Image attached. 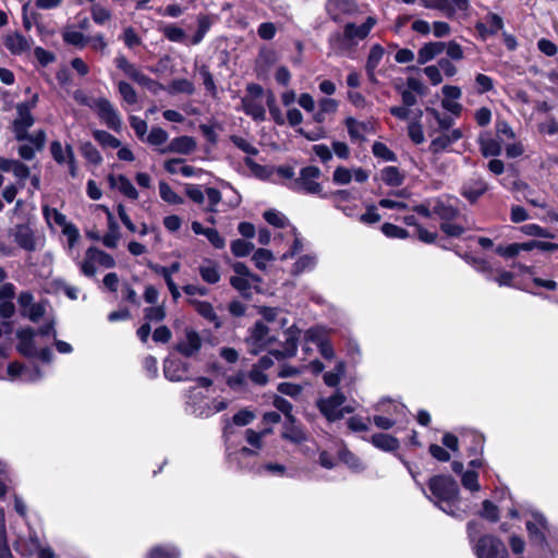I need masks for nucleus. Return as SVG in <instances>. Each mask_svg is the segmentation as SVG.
Listing matches in <instances>:
<instances>
[{
    "label": "nucleus",
    "instance_id": "nucleus-28",
    "mask_svg": "<svg viewBox=\"0 0 558 558\" xmlns=\"http://www.w3.org/2000/svg\"><path fill=\"white\" fill-rule=\"evenodd\" d=\"M339 108V102L333 98H322L318 101V110L313 114L316 123H324L327 114H333Z\"/></svg>",
    "mask_w": 558,
    "mask_h": 558
},
{
    "label": "nucleus",
    "instance_id": "nucleus-34",
    "mask_svg": "<svg viewBox=\"0 0 558 558\" xmlns=\"http://www.w3.org/2000/svg\"><path fill=\"white\" fill-rule=\"evenodd\" d=\"M371 442L384 451H395L399 448V440L396 437L383 433L373 435Z\"/></svg>",
    "mask_w": 558,
    "mask_h": 558
},
{
    "label": "nucleus",
    "instance_id": "nucleus-2",
    "mask_svg": "<svg viewBox=\"0 0 558 558\" xmlns=\"http://www.w3.org/2000/svg\"><path fill=\"white\" fill-rule=\"evenodd\" d=\"M377 24V19L367 16L364 23H347L342 32L332 33L328 38L330 50L336 54H344L364 40Z\"/></svg>",
    "mask_w": 558,
    "mask_h": 558
},
{
    "label": "nucleus",
    "instance_id": "nucleus-19",
    "mask_svg": "<svg viewBox=\"0 0 558 558\" xmlns=\"http://www.w3.org/2000/svg\"><path fill=\"white\" fill-rule=\"evenodd\" d=\"M4 46L12 54H22L31 50L32 39L15 32L4 37Z\"/></svg>",
    "mask_w": 558,
    "mask_h": 558
},
{
    "label": "nucleus",
    "instance_id": "nucleus-60",
    "mask_svg": "<svg viewBox=\"0 0 558 558\" xmlns=\"http://www.w3.org/2000/svg\"><path fill=\"white\" fill-rule=\"evenodd\" d=\"M125 46L130 49L140 46L142 44L141 37L137 35L135 29L131 26L124 28L123 34L121 36Z\"/></svg>",
    "mask_w": 558,
    "mask_h": 558
},
{
    "label": "nucleus",
    "instance_id": "nucleus-8",
    "mask_svg": "<svg viewBox=\"0 0 558 558\" xmlns=\"http://www.w3.org/2000/svg\"><path fill=\"white\" fill-rule=\"evenodd\" d=\"M93 110L97 112V116L105 124L119 132L122 128V120L120 113L114 106L107 98H97L93 100Z\"/></svg>",
    "mask_w": 558,
    "mask_h": 558
},
{
    "label": "nucleus",
    "instance_id": "nucleus-7",
    "mask_svg": "<svg viewBox=\"0 0 558 558\" xmlns=\"http://www.w3.org/2000/svg\"><path fill=\"white\" fill-rule=\"evenodd\" d=\"M477 558H508L505 544L493 535H484L473 546Z\"/></svg>",
    "mask_w": 558,
    "mask_h": 558
},
{
    "label": "nucleus",
    "instance_id": "nucleus-47",
    "mask_svg": "<svg viewBox=\"0 0 558 558\" xmlns=\"http://www.w3.org/2000/svg\"><path fill=\"white\" fill-rule=\"evenodd\" d=\"M159 194L161 199L169 204L178 205L183 203L182 197L178 195L166 182L159 183Z\"/></svg>",
    "mask_w": 558,
    "mask_h": 558
},
{
    "label": "nucleus",
    "instance_id": "nucleus-46",
    "mask_svg": "<svg viewBox=\"0 0 558 558\" xmlns=\"http://www.w3.org/2000/svg\"><path fill=\"white\" fill-rule=\"evenodd\" d=\"M264 219L269 225L277 227V228H284L287 226L290 227V223H289V220L287 219V217L282 213L275 210V209L266 210L264 213Z\"/></svg>",
    "mask_w": 558,
    "mask_h": 558
},
{
    "label": "nucleus",
    "instance_id": "nucleus-4",
    "mask_svg": "<svg viewBox=\"0 0 558 558\" xmlns=\"http://www.w3.org/2000/svg\"><path fill=\"white\" fill-rule=\"evenodd\" d=\"M254 121L262 122L266 120V109L264 106V88L256 84L246 85V94L241 99L239 108Z\"/></svg>",
    "mask_w": 558,
    "mask_h": 558
},
{
    "label": "nucleus",
    "instance_id": "nucleus-48",
    "mask_svg": "<svg viewBox=\"0 0 558 558\" xmlns=\"http://www.w3.org/2000/svg\"><path fill=\"white\" fill-rule=\"evenodd\" d=\"M180 554L177 548L171 546H155L148 554V558H179Z\"/></svg>",
    "mask_w": 558,
    "mask_h": 558
},
{
    "label": "nucleus",
    "instance_id": "nucleus-54",
    "mask_svg": "<svg viewBox=\"0 0 558 558\" xmlns=\"http://www.w3.org/2000/svg\"><path fill=\"white\" fill-rule=\"evenodd\" d=\"M205 195L208 199L206 211L211 214L218 213L217 206L222 199L220 191L215 187H207L205 190Z\"/></svg>",
    "mask_w": 558,
    "mask_h": 558
},
{
    "label": "nucleus",
    "instance_id": "nucleus-57",
    "mask_svg": "<svg viewBox=\"0 0 558 558\" xmlns=\"http://www.w3.org/2000/svg\"><path fill=\"white\" fill-rule=\"evenodd\" d=\"M92 254L95 257V262L97 265L102 266L105 268H113L116 266L114 258L108 253L100 251L97 247H90Z\"/></svg>",
    "mask_w": 558,
    "mask_h": 558
},
{
    "label": "nucleus",
    "instance_id": "nucleus-18",
    "mask_svg": "<svg viewBox=\"0 0 558 558\" xmlns=\"http://www.w3.org/2000/svg\"><path fill=\"white\" fill-rule=\"evenodd\" d=\"M488 189L487 183L482 178H471L461 190V194L470 202L475 203Z\"/></svg>",
    "mask_w": 558,
    "mask_h": 558
},
{
    "label": "nucleus",
    "instance_id": "nucleus-1",
    "mask_svg": "<svg viewBox=\"0 0 558 558\" xmlns=\"http://www.w3.org/2000/svg\"><path fill=\"white\" fill-rule=\"evenodd\" d=\"M428 488L439 508L458 519L465 517V511L458 508L459 502V486L458 483L450 476L436 475L428 482Z\"/></svg>",
    "mask_w": 558,
    "mask_h": 558
},
{
    "label": "nucleus",
    "instance_id": "nucleus-17",
    "mask_svg": "<svg viewBox=\"0 0 558 558\" xmlns=\"http://www.w3.org/2000/svg\"><path fill=\"white\" fill-rule=\"evenodd\" d=\"M187 365L180 360H166L163 364V374L171 381L187 380Z\"/></svg>",
    "mask_w": 558,
    "mask_h": 558
},
{
    "label": "nucleus",
    "instance_id": "nucleus-6",
    "mask_svg": "<svg viewBox=\"0 0 558 558\" xmlns=\"http://www.w3.org/2000/svg\"><path fill=\"white\" fill-rule=\"evenodd\" d=\"M344 402L345 396L337 390L332 396L319 399L317 407L328 421L333 422L342 418L345 413L353 412L352 408L343 407Z\"/></svg>",
    "mask_w": 558,
    "mask_h": 558
},
{
    "label": "nucleus",
    "instance_id": "nucleus-56",
    "mask_svg": "<svg viewBox=\"0 0 558 558\" xmlns=\"http://www.w3.org/2000/svg\"><path fill=\"white\" fill-rule=\"evenodd\" d=\"M247 379H248L247 374H245L243 372H239L234 375L229 376L227 378V384L231 389H233L235 391H242L247 386Z\"/></svg>",
    "mask_w": 558,
    "mask_h": 558
},
{
    "label": "nucleus",
    "instance_id": "nucleus-43",
    "mask_svg": "<svg viewBox=\"0 0 558 558\" xmlns=\"http://www.w3.org/2000/svg\"><path fill=\"white\" fill-rule=\"evenodd\" d=\"M90 14H92L93 21L98 25H105L112 17L111 11L98 3L94 4L90 8Z\"/></svg>",
    "mask_w": 558,
    "mask_h": 558
},
{
    "label": "nucleus",
    "instance_id": "nucleus-5",
    "mask_svg": "<svg viewBox=\"0 0 558 558\" xmlns=\"http://www.w3.org/2000/svg\"><path fill=\"white\" fill-rule=\"evenodd\" d=\"M425 9L438 10L448 19L466 16L471 9L470 0H420Z\"/></svg>",
    "mask_w": 558,
    "mask_h": 558
},
{
    "label": "nucleus",
    "instance_id": "nucleus-39",
    "mask_svg": "<svg viewBox=\"0 0 558 558\" xmlns=\"http://www.w3.org/2000/svg\"><path fill=\"white\" fill-rule=\"evenodd\" d=\"M81 153L83 157L94 166H99L102 162V157L98 149L89 142H85L81 145Z\"/></svg>",
    "mask_w": 558,
    "mask_h": 558
},
{
    "label": "nucleus",
    "instance_id": "nucleus-40",
    "mask_svg": "<svg viewBox=\"0 0 558 558\" xmlns=\"http://www.w3.org/2000/svg\"><path fill=\"white\" fill-rule=\"evenodd\" d=\"M93 136L104 147L119 148L121 146V142L107 131L96 130L93 132Z\"/></svg>",
    "mask_w": 558,
    "mask_h": 558
},
{
    "label": "nucleus",
    "instance_id": "nucleus-27",
    "mask_svg": "<svg viewBox=\"0 0 558 558\" xmlns=\"http://www.w3.org/2000/svg\"><path fill=\"white\" fill-rule=\"evenodd\" d=\"M165 169L171 174L181 173L185 178L196 177L202 172L201 169H196L189 165H183L182 159L173 158L165 162Z\"/></svg>",
    "mask_w": 558,
    "mask_h": 558
},
{
    "label": "nucleus",
    "instance_id": "nucleus-62",
    "mask_svg": "<svg viewBox=\"0 0 558 558\" xmlns=\"http://www.w3.org/2000/svg\"><path fill=\"white\" fill-rule=\"evenodd\" d=\"M274 407L286 415L287 421H295L292 414V404L282 397H275Z\"/></svg>",
    "mask_w": 558,
    "mask_h": 558
},
{
    "label": "nucleus",
    "instance_id": "nucleus-20",
    "mask_svg": "<svg viewBox=\"0 0 558 558\" xmlns=\"http://www.w3.org/2000/svg\"><path fill=\"white\" fill-rule=\"evenodd\" d=\"M108 182L112 189H117L124 196L136 201L138 198V192L133 183L123 174H109Z\"/></svg>",
    "mask_w": 558,
    "mask_h": 558
},
{
    "label": "nucleus",
    "instance_id": "nucleus-53",
    "mask_svg": "<svg viewBox=\"0 0 558 558\" xmlns=\"http://www.w3.org/2000/svg\"><path fill=\"white\" fill-rule=\"evenodd\" d=\"M344 373V364L339 362L335 369L324 374V381L329 387H337L341 380V376Z\"/></svg>",
    "mask_w": 558,
    "mask_h": 558
},
{
    "label": "nucleus",
    "instance_id": "nucleus-63",
    "mask_svg": "<svg viewBox=\"0 0 558 558\" xmlns=\"http://www.w3.org/2000/svg\"><path fill=\"white\" fill-rule=\"evenodd\" d=\"M461 482L463 487L466 489H470L472 492H477L480 489L478 475L474 471L464 472L462 474Z\"/></svg>",
    "mask_w": 558,
    "mask_h": 558
},
{
    "label": "nucleus",
    "instance_id": "nucleus-21",
    "mask_svg": "<svg viewBox=\"0 0 558 558\" xmlns=\"http://www.w3.org/2000/svg\"><path fill=\"white\" fill-rule=\"evenodd\" d=\"M191 228L195 234H202L207 238L209 243L218 250L226 246L225 238L214 228H204L198 221H193Z\"/></svg>",
    "mask_w": 558,
    "mask_h": 558
},
{
    "label": "nucleus",
    "instance_id": "nucleus-41",
    "mask_svg": "<svg viewBox=\"0 0 558 558\" xmlns=\"http://www.w3.org/2000/svg\"><path fill=\"white\" fill-rule=\"evenodd\" d=\"M274 259L275 257L271 251L266 248L256 250L252 256V260L254 262L255 266L263 271L267 269V264Z\"/></svg>",
    "mask_w": 558,
    "mask_h": 558
},
{
    "label": "nucleus",
    "instance_id": "nucleus-64",
    "mask_svg": "<svg viewBox=\"0 0 558 558\" xmlns=\"http://www.w3.org/2000/svg\"><path fill=\"white\" fill-rule=\"evenodd\" d=\"M231 142L239 149H241L242 151H244L248 155L256 156L258 154V149L251 142H248L247 140H245L241 136H236V135L231 136Z\"/></svg>",
    "mask_w": 558,
    "mask_h": 558
},
{
    "label": "nucleus",
    "instance_id": "nucleus-61",
    "mask_svg": "<svg viewBox=\"0 0 558 558\" xmlns=\"http://www.w3.org/2000/svg\"><path fill=\"white\" fill-rule=\"evenodd\" d=\"M46 313L45 305L41 303H33L27 310L22 312L23 316L28 317L32 322H38Z\"/></svg>",
    "mask_w": 558,
    "mask_h": 558
},
{
    "label": "nucleus",
    "instance_id": "nucleus-16",
    "mask_svg": "<svg viewBox=\"0 0 558 558\" xmlns=\"http://www.w3.org/2000/svg\"><path fill=\"white\" fill-rule=\"evenodd\" d=\"M12 235L15 243L23 250L33 252L36 250V241L33 230L27 225H17Z\"/></svg>",
    "mask_w": 558,
    "mask_h": 558
},
{
    "label": "nucleus",
    "instance_id": "nucleus-14",
    "mask_svg": "<svg viewBox=\"0 0 558 558\" xmlns=\"http://www.w3.org/2000/svg\"><path fill=\"white\" fill-rule=\"evenodd\" d=\"M35 335L36 333L32 328H24L16 332V337L19 339L16 349L22 355L26 357H33L37 355Z\"/></svg>",
    "mask_w": 558,
    "mask_h": 558
},
{
    "label": "nucleus",
    "instance_id": "nucleus-10",
    "mask_svg": "<svg viewBox=\"0 0 558 558\" xmlns=\"http://www.w3.org/2000/svg\"><path fill=\"white\" fill-rule=\"evenodd\" d=\"M201 348L202 339L198 332L189 327L184 329L183 336L175 344V350L186 357L195 355Z\"/></svg>",
    "mask_w": 558,
    "mask_h": 558
},
{
    "label": "nucleus",
    "instance_id": "nucleus-12",
    "mask_svg": "<svg viewBox=\"0 0 558 558\" xmlns=\"http://www.w3.org/2000/svg\"><path fill=\"white\" fill-rule=\"evenodd\" d=\"M17 117L13 122L15 137L19 141L27 137V130L34 124V117L27 106H16Z\"/></svg>",
    "mask_w": 558,
    "mask_h": 558
},
{
    "label": "nucleus",
    "instance_id": "nucleus-49",
    "mask_svg": "<svg viewBox=\"0 0 558 558\" xmlns=\"http://www.w3.org/2000/svg\"><path fill=\"white\" fill-rule=\"evenodd\" d=\"M0 558H14L7 539V529L3 512H0Z\"/></svg>",
    "mask_w": 558,
    "mask_h": 558
},
{
    "label": "nucleus",
    "instance_id": "nucleus-44",
    "mask_svg": "<svg viewBox=\"0 0 558 558\" xmlns=\"http://www.w3.org/2000/svg\"><path fill=\"white\" fill-rule=\"evenodd\" d=\"M96 265L97 262H95V257L92 254V250L89 247L85 253L84 259L78 263V267L84 276L94 277L96 274Z\"/></svg>",
    "mask_w": 558,
    "mask_h": 558
},
{
    "label": "nucleus",
    "instance_id": "nucleus-26",
    "mask_svg": "<svg viewBox=\"0 0 558 558\" xmlns=\"http://www.w3.org/2000/svg\"><path fill=\"white\" fill-rule=\"evenodd\" d=\"M281 437L292 444H302L307 439L306 433L301 426L295 424V421H287L284 423Z\"/></svg>",
    "mask_w": 558,
    "mask_h": 558
},
{
    "label": "nucleus",
    "instance_id": "nucleus-55",
    "mask_svg": "<svg viewBox=\"0 0 558 558\" xmlns=\"http://www.w3.org/2000/svg\"><path fill=\"white\" fill-rule=\"evenodd\" d=\"M168 137L169 135L163 129L154 126L147 135L146 142L153 146H159L165 144L168 141Z\"/></svg>",
    "mask_w": 558,
    "mask_h": 558
},
{
    "label": "nucleus",
    "instance_id": "nucleus-9",
    "mask_svg": "<svg viewBox=\"0 0 558 558\" xmlns=\"http://www.w3.org/2000/svg\"><path fill=\"white\" fill-rule=\"evenodd\" d=\"M325 9L332 21L340 22L344 16L354 15L359 5L354 0H327Z\"/></svg>",
    "mask_w": 558,
    "mask_h": 558
},
{
    "label": "nucleus",
    "instance_id": "nucleus-35",
    "mask_svg": "<svg viewBox=\"0 0 558 558\" xmlns=\"http://www.w3.org/2000/svg\"><path fill=\"white\" fill-rule=\"evenodd\" d=\"M194 305H195L196 312L202 317H204L205 319L210 322L215 328L221 327V320L218 317V315L216 314V312L210 303L205 302V301H196V302H194Z\"/></svg>",
    "mask_w": 558,
    "mask_h": 558
},
{
    "label": "nucleus",
    "instance_id": "nucleus-13",
    "mask_svg": "<svg viewBox=\"0 0 558 558\" xmlns=\"http://www.w3.org/2000/svg\"><path fill=\"white\" fill-rule=\"evenodd\" d=\"M344 124L351 141L363 142L366 134L374 133V125L371 121H357L349 117L344 120Z\"/></svg>",
    "mask_w": 558,
    "mask_h": 558
},
{
    "label": "nucleus",
    "instance_id": "nucleus-52",
    "mask_svg": "<svg viewBox=\"0 0 558 558\" xmlns=\"http://www.w3.org/2000/svg\"><path fill=\"white\" fill-rule=\"evenodd\" d=\"M118 90L122 97V99L129 104L134 105L137 102V94L133 86L128 82L121 81L118 83Z\"/></svg>",
    "mask_w": 558,
    "mask_h": 558
},
{
    "label": "nucleus",
    "instance_id": "nucleus-51",
    "mask_svg": "<svg viewBox=\"0 0 558 558\" xmlns=\"http://www.w3.org/2000/svg\"><path fill=\"white\" fill-rule=\"evenodd\" d=\"M63 40L75 47L83 48L88 44V37L78 31H66L63 33Z\"/></svg>",
    "mask_w": 558,
    "mask_h": 558
},
{
    "label": "nucleus",
    "instance_id": "nucleus-33",
    "mask_svg": "<svg viewBox=\"0 0 558 558\" xmlns=\"http://www.w3.org/2000/svg\"><path fill=\"white\" fill-rule=\"evenodd\" d=\"M384 53V48L380 45H374L369 50L365 69L371 81H375V70L380 63Z\"/></svg>",
    "mask_w": 558,
    "mask_h": 558
},
{
    "label": "nucleus",
    "instance_id": "nucleus-31",
    "mask_svg": "<svg viewBox=\"0 0 558 558\" xmlns=\"http://www.w3.org/2000/svg\"><path fill=\"white\" fill-rule=\"evenodd\" d=\"M40 546L39 537L34 532H31L27 538H20L16 542V550L24 556H33Z\"/></svg>",
    "mask_w": 558,
    "mask_h": 558
},
{
    "label": "nucleus",
    "instance_id": "nucleus-3",
    "mask_svg": "<svg viewBox=\"0 0 558 558\" xmlns=\"http://www.w3.org/2000/svg\"><path fill=\"white\" fill-rule=\"evenodd\" d=\"M320 177L322 171L318 167L307 166L300 170L298 178L288 182L286 185L295 193L313 194L326 197L325 194H322L323 186L318 181Z\"/></svg>",
    "mask_w": 558,
    "mask_h": 558
},
{
    "label": "nucleus",
    "instance_id": "nucleus-24",
    "mask_svg": "<svg viewBox=\"0 0 558 558\" xmlns=\"http://www.w3.org/2000/svg\"><path fill=\"white\" fill-rule=\"evenodd\" d=\"M198 271L202 279L209 284H215L220 280L219 265L214 259H203L198 267Z\"/></svg>",
    "mask_w": 558,
    "mask_h": 558
},
{
    "label": "nucleus",
    "instance_id": "nucleus-15",
    "mask_svg": "<svg viewBox=\"0 0 558 558\" xmlns=\"http://www.w3.org/2000/svg\"><path fill=\"white\" fill-rule=\"evenodd\" d=\"M299 337L300 331L298 329H294L293 327L289 328L284 332V344L282 350L270 351V354L278 360L293 356L296 353Z\"/></svg>",
    "mask_w": 558,
    "mask_h": 558
},
{
    "label": "nucleus",
    "instance_id": "nucleus-32",
    "mask_svg": "<svg viewBox=\"0 0 558 558\" xmlns=\"http://www.w3.org/2000/svg\"><path fill=\"white\" fill-rule=\"evenodd\" d=\"M380 179L386 185L398 187L403 184L405 175L397 167L388 166L380 170Z\"/></svg>",
    "mask_w": 558,
    "mask_h": 558
},
{
    "label": "nucleus",
    "instance_id": "nucleus-58",
    "mask_svg": "<svg viewBox=\"0 0 558 558\" xmlns=\"http://www.w3.org/2000/svg\"><path fill=\"white\" fill-rule=\"evenodd\" d=\"M210 28V21L207 16L202 15L198 17V29L192 37L191 44L198 45L205 37L206 33Z\"/></svg>",
    "mask_w": 558,
    "mask_h": 558
},
{
    "label": "nucleus",
    "instance_id": "nucleus-30",
    "mask_svg": "<svg viewBox=\"0 0 558 558\" xmlns=\"http://www.w3.org/2000/svg\"><path fill=\"white\" fill-rule=\"evenodd\" d=\"M196 143L190 136H180L175 137L171 141L169 146L166 149H162V153H179V154H189L195 149Z\"/></svg>",
    "mask_w": 558,
    "mask_h": 558
},
{
    "label": "nucleus",
    "instance_id": "nucleus-29",
    "mask_svg": "<svg viewBox=\"0 0 558 558\" xmlns=\"http://www.w3.org/2000/svg\"><path fill=\"white\" fill-rule=\"evenodd\" d=\"M446 48V44L442 41H434L425 44L417 52V62L425 64L433 60L435 57L440 54Z\"/></svg>",
    "mask_w": 558,
    "mask_h": 558
},
{
    "label": "nucleus",
    "instance_id": "nucleus-50",
    "mask_svg": "<svg viewBox=\"0 0 558 558\" xmlns=\"http://www.w3.org/2000/svg\"><path fill=\"white\" fill-rule=\"evenodd\" d=\"M481 151L485 157L498 156L501 153L500 144L493 138H481L480 140Z\"/></svg>",
    "mask_w": 558,
    "mask_h": 558
},
{
    "label": "nucleus",
    "instance_id": "nucleus-37",
    "mask_svg": "<svg viewBox=\"0 0 558 558\" xmlns=\"http://www.w3.org/2000/svg\"><path fill=\"white\" fill-rule=\"evenodd\" d=\"M228 404H229V402L226 399H214L211 401V405H208L206 409L205 408L203 409L201 407L199 408L194 407L193 412L196 415L207 417L209 415H213L215 413L226 410L228 408Z\"/></svg>",
    "mask_w": 558,
    "mask_h": 558
},
{
    "label": "nucleus",
    "instance_id": "nucleus-36",
    "mask_svg": "<svg viewBox=\"0 0 558 558\" xmlns=\"http://www.w3.org/2000/svg\"><path fill=\"white\" fill-rule=\"evenodd\" d=\"M316 265L317 256L314 254H305L293 264L291 275L299 276L305 271H312Z\"/></svg>",
    "mask_w": 558,
    "mask_h": 558
},
{
    "label": "nucleus",
    "instance_id": "nucleus-38",
    "mask_svg": "<svg viewBox=\"0 0 558 558\" xmlns=\"http://www.w3.org/2000/svg\"><path fill=\"white\" fill-rule=\"evenodd\" d=\"M160 32L163 36L172 43H183L186 38V34L183 28L175 24H167L160 27Z\"/></svg>",
    "mask_w": 558,
    "mask_h": 558
},
{
    "label": "nucleus",
    "instance_id": "nucleus-11",
    "mask_svg": "<svg viewBox=\"0 0 558 558\" xmlns=\"http://www.w3.org/2000/svg\"><path fill=\"white\" fill-rule=\"evenodd\" d=\"M247 341L252 347L251 352L257 354L259 350L266 348L272 341V337L269 336V328L264 323L256 322L251 329Z\"/></svg>",
    "mask_w": 558,
    "mask_h": 558
},
{
    "label": "nucleus",
    "instance_id": "nucleus-59",
    "mask_svg": "<svg viewBox=\"0 0 558 558\" xmlns=\"http://www.w3.org/2000/svg\"><path fill=\"white\" fill-rule=\"evenodd\" d=\"M381 231L386 236L393 239H405L409 235L405 229L388 222L381 226Z\"/></svg>",
    "mask_w": 558,
    "mask_h": 558
},
{
    "label": "nucleus",
    "instance_id": "nucleus-23",
    "mask_svg": "<svg viewBox=\"0 0 558 558\" xmlns=\"http://www.w3.org/2000/svg\"><path fill=\"white\" fill-rule=\"evenodd\" d=\"M8 374L12 379L21 377L25 381H35L41 377L38 367H35L34 369H27L26 367H24V365L17 362L9 364Z\"/></svg>",
    "mask_w": 558,
    "mask_h": 558
},
{
    "label": "nucleus",
    "instance_id": "nucleus-22",
    "mask_svg": "<svg viewBox=\"0 0 558 558\" xmlns=\"http://www.w3.org/2000/svg\"><path fill=\"white\" fill-rule=\"evenodd\" d=\"M430 205L433 208V215L439 217L441 222L447 220H454L459 216L458 208L440 198H432Z\"/></svg>",
    "mask_w": 558,
    "mask_h": 558
},
{
    "label": "nucleus",
    "instance_id": "nucleus-45",
    "mask_svg": "<svg viewBox=\"0 0 558 558\" xmlns=\"http://www.w3.org/2000/svg\"><path fill=\"white\" fill-rule=\"evenodd\" d=\"M231 252L235 257H245L254 250V244L241 239L231 242Z\"/></svg>",
    "mask_w": 558,
    "mask_h": 558
},
{
    "label": "nucleus",
    "instance_id": "nucleus-42",
    "mask_svg": "<svg viewBox=\"0 0 558 558\" xmlns=\"http://www.w3.org/2000/svg\"><path fill=\"white\" fill-rule=\"evenodd\" d=\"M372 151L376 158L383 159L384 161H396L397 155L381 142H375L372 146Z\"/></svg>",
    "mask_w": 558,
    "mask_h": 558
},
{
    "label": "nucleus",
    "instance_id": "nucleus-25",
    "mask_svg": "<svg viewBox=\"0 0 558 558\" xmlns=\"http://www.w3.org/2000/svg\"><path fill=\"white\" fill-rule=\"evenodd\" d=\"M306 340L307 341H311L315 344H317L318 349H319V352L320 354L325 357V359H332L333 355H335V352H333V348L332 345L324 340L322 338V335H320V330L318 328H311L306 331Z\"/></svg>",
    "mask_w": 558,
    "mask_h": 558
}]
</instances>
